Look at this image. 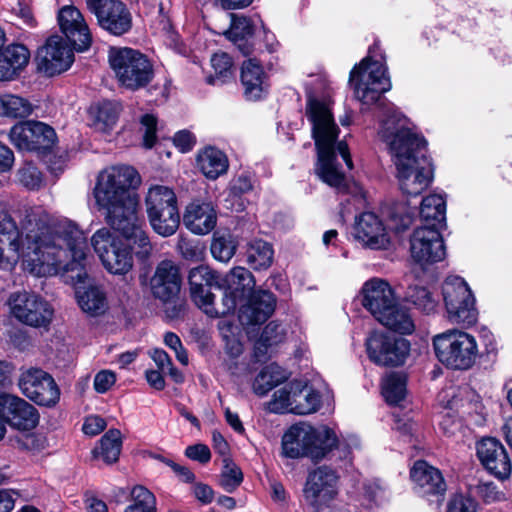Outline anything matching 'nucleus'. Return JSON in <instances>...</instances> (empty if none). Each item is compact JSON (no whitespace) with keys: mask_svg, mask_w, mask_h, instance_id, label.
<instances>
[{"mask_svg":"<svg viewBox=\"0 0 512 512\" xmlns=\"http://www.w3.org/2000/svg\"><path fill=\"white\" fill-rule=\"evenodd\" d=\"M89 259L87 237L70 219H52L36 207L26 211L18 228L7 213L0 212V270L11 272L20 263L37 277L68 274L80 309L96 317L108 310L109 303L103 287L78 286L88 278Z\"/></svg>","mask_w":512,"mask_h":512,"instance_id":"1","label":"nucleus"},{"mask_svg":"<svg viewBox=\"0 0 512 512\" xmlns=\"http://www.w3.org/2000/svg\"><path fill=\"white\" fill-rule=\"evenodd\" d=\"M141 183L139 173L131 166H110L102 170L93 188V197L107 224L140 248L137 254L147 257L152 249L138 215L139 197L136 189Z\"/></svg>","mask_w":512,"mask_h":512,"instance_id":"2","label":"nucleus"},{"mask_svg":"<svg viewBox=\"0 0 512 512\" xmlns=\"http://www.w3.org/2000/svg\"><path fill=\"white\" fill-rule=\"evenodd\" d=\"M378 136L391 155L402 193L420 195L434 178V167L427 154L424 137L409 126V120L395 107L386 109Z\"/></svg>","mask_w":512,"mask_h":512,"instance_id":"3","label":"nucleus"},{"mask_svg":"<svg viewBox=\"0 0 512 512\" xmlns=\"http://www.w3.org/2000/svg\"><path fill=\"white\" fill-rule=\"evenodd\" d=\"M332 106L330 89L321 94L309 92L307 95L306 116L318 154L315 173L324 183L341 191L346 186V176L339 158L348 170L353 168V162L347 144L337 141L339 129Z\"/></svg>","mask_w":512,"mask_h":512,"instance_id":"4","label":"nucleus"},{"mask_svg":"<svg viewBox=\"0 0 512 512\" xmlns=\"http://www.w3.org/2000/svg\"><path fill=\"white\" fill-rule=\"evenodd\" d=\"M350 85L355 97L363 105H372L391 89L386 57L379 42H375L368 55L350 72Z\"/></svg>","mask_w":512,"mask_h":512,"instance_id":"5","label":"nucleus"},{"mask_svg":"<svg viewBox=\"0 0 512 512\" xmlns=\"http://www.w3.org/2000/svg\"><path fill=\"white\" fill-rule=\"evenodd\" d=\"M338 438L335 432L326 427L315 428L299 422L289 427L282 437V452L291 459L308 457L313 461L323 459L334 447Z\"/></svg>","mask_w":512,"mask_h":512,"instance_id":"6","label":"nucleus"},{"mask_svg":"<svg viewBox=\"0 0 512 512\" xmlns=\"http://www.w3.org/2000/svg\"><path fill=\"white\" fill-rule=\"evenodd\" d=\"M432 346L438 361L452 370L470 369L479 356L476 337L457 328L434 335Z\"/></svg>","mask_w":512,"mask_h":512,"instance_id":"7","label":"nucleus"},{"mask_svg":"<svg viewBox=\"0 0 512 512\" xmlns=\"http://www.w3.org/2000/svg\"><path fill=\"white\" fill-rule=\"evenodd\" d=\"M188 282L193 302L209 317H223L233 312L234 302L231 297L223 296L221 304L214 303V294L210 289H220L221 275L209 266L200 265L189 271Z\"/></svg>","mask_w":512,"mask_h":512,"instance_id":"8","label":"nucleus"},{"mask_svg":"<svg viewBox=\"0 0 512 512\" xmlns=\"http://www.w3.org/2000/svg\"><path fill=\"white\" fill-rule=\"evenodd\" d=\"M442 297L450 323L471 327L477 322L476 299L462 277L448 276L442 284Z\"/></svg>","mask_w":512,"mask_h":512,"instance_id":"9","label":"nucleus"},{"mask_svg":"<svg viewBox=\"0 0 512 512\" xmlns=\"http://www.w3.org/2000/svg\"><path fill=\"white\" fill-rule=\"evenodd\" d=\"M109 63L118 82L127 89L137 90L152 80V64L138 50L127 47L111 48Z\"/></svg>","mask_w":512,"mask_h":512,"instance_id":"10","label":"nucleus"},{"mask_svg":"<svg viewBox=\"0 0 512 512\" xmlns=\"http://www.w3.org/2000/svg\"><path fill=\"white\" fill-rule=\"evenodd\" d=\"M91 245L103 267L113 275H126L133 267L131 248L114 235L109 228L98 229L91 237Z\"/></svg>","mask_w":512,"mask_h":512,"instance_id":"11","label":"nucleus"},{"mask_svg":"<svg viewBox=\"0 0 512 512\" xmlns=\"http://www.w3.org/2000/svg\"><path fill=\"white\" fill-rule=\"evenodd\" d=\"M365 347L368 358L376 365L398 366L405 361L410 344L403 338L374 330L368 334Z\"/></svg>","mask_w":512,"mask_h":512,"instance_id":"12","label":"nucleus"},{"mask_svg":"<svg viewBox=\"0 0 512 512\" xmlns=\"http://www.w3.org/2000/svg\"><path fill=\"white\" fill-rule=\"evenodd\" d=\"M8 304L11 313L17 320L32 327L47 326L54 313L48 301L27 291L12 293Z\"/></svg>","mask_w":512,"mask_h":512,"instance_id":"13","label":"nucleus"},{"mask_svg":"<svg viewBox=\"0 0 512 512\" xmlns=\"http://www.w3.org/2000/svg\"><path fill=\"white\" fill-rule=\"evenodd\" d=\"M18 386L27 398L41 406L52 407L60 398L56 382L50 374L40 368L22 369Z\"/></svg>","mask_w":512,"mask_h":512,"instance_id":"14","label":"nucleus"},{"mask_svg":"<svg viewBox=\"0 0 512 512\" xmlns=\"http://www.w3.org/2000/svg\"><path fill=\"white\" fill-rule=\"evenodd\" d=\"M339 492V476L326 466L311 471L303 488L305 501L318 512L335 500Z\"/></svg>","mask_w":512,"mask_h":512,"instance_id":"15","label":"nucleus"},{"mask_svg":"<svg viewBox=\"0 0 512 512\" xmlns=\"http://www.w3.org/2000/svg\"><path fill=\"white\" fill-rule=\"evenodd\" d=\"M10 142L20 151H46L56 141V133L49 125L39 121L15 124L9 132Z\"/></svg>","mask_w":512,"mask_h":512,"instance_id":"16","label":"nucleus"},{"mask_svg":"<svg viewBox=\"0 0 512 512\" xmlns=\"http://www.w3.org/2000/svg\"><path fill=\"white\" fill-rule=\"evenodd\" d=\"M74 50L62 36H50L37 51L39 71L50 77L67 71L74 62Z\"/></svg>","mask_w":512,"mask_h":512,"instance_id":"17","label":"nucleus"},{"mask_svg":"<svg viewBox=\"0 0 512 512\" xmlns=\"http://www.w3.org/2000/svg\"><path fill=\"white\" fill-rule=\"evenodd\" d=\"M439 230L432 226H421L414 230L410 238V251L419 265L440 262L445 258V245Z\"/></svg>","mask_w":512,"mask_h":512,"instance_id":"18","label":"nucleus"},{"mask_svg":"<svg viewBox=\"0 0 512 512\" xmlns=\"http://www.w3.org/2000/svg\"><path fill=\"white\" fill-rule=\"evenodd\" d=\"M57 22L61 32L77 52L87 51L92 44V34L80 10L73 5L59 9Z\"/></svg>","mask_w":512,"mask_h":512,"instance_id":"19","label":"nucleus"},{"mask_svg":"<svg viewBox=\"0 0 512 512\" xmlns=\"http://www.w3.org/2000/svg\"><path fill=\"white\" fill-rule=\"evenodd\" d=\"M0 420L19 430L33 429L39 421L37 410L22 398L0 394Z\"/></svg>","mask_w":512,"mask_h":512,"instance_id":"20","label":"nucleus"},{"mask_svg":"<svg viewBox=\"0 0 512 512\" xmlns=\"http://www.w3.org/2000/svg\"><path fill=\"white\" fill-rule=\"evenodd\" d=\"M88 8L100 27L113 35L121 36L132 27V15L123 2H88Z\"/></svg>","mask_w":512,"mask_h":512,"instance_id":"21","label":"nucleus"},{"mask_svg":"<svg viewBox=\"0 0 512 512\" xmlns=\"http://www.w3.org/2000/svg\"><path fill=\"white\" fill-rule=\"evenodd\" d=\"M477 456L483 467L494 477L505 480L512 471L509 455L503 444L493 437H486L477 444Z\"/></svg>","mask_w":512,"mask_h":512,"instance_id":"22","label":"nucleus"},{"mask_svg":"<svg viewBox=\"0 0 512 512\" xmlns=\"http://www.w3.org/2000/svg\"><path fill=\"white\" fill-rule=\"evenodd\" d=\"M410 478L414 484L415 492L424 498L435 497L436 501L446 492L447 486L439 469L426 461H416L410 469Z\"/></svg>","mask_w":512,"mask_h":512,"instance_id":"23","label":"nucleus"},{"mask_svg":"<svg viewBox=\"0 0 512 512\" xmlns=\"http://www.w3.org/2000/svg\"><path fill=\"white\" fill-rule=\"evenodd\" d=\"M352 233L359 243L370 249H386L390 244L386 227L373 212H364L357 216Z\"/></svg>","mask_w":512,"mask_h":512,"instance_id":"24","label":"nucleus"},{"mask_svg":"<svg viewBox=\"0 0 512 512\" xmlns=\"http://www.w3.org/2000/svg\"><path fill=\"white\" fill-rule=\"evenodd\" d=\"M361 296L363 307L377 321L398 300L391 285L381 278H372L366 281L361 289Z\"/></svg>","mask_w":512,"mask_h":512,"instance_id":"25","label":"nucleus"},{"mask_svg":"<svg viewBox=\"0 0 512 512\" xmlns=\"http://www.w3.org/2000/svg\"><path fill=\"white\" fill-rule=\"evenodd\" d=\"M153 296L163 302L172 301L181 288L179 267L171 260L161 261L150 279Z\"/></svg>","mask_w":512,"mask_h":512,"instance_id":"26","label":"nucleus"},{"mask_svg":"<svg viewBox=\"0 0 512 512\" xmlns=\"http://www.w3.org/2000/svg\"><path fill=\"white\" fill-rule=\"evenodd\" d=\"M247 302L240 307L239 321L244 326L260 325L272 315L276 305L274 295L265 290L248 295Z\"/></svg>","mask_w":512,"mask_h":512,"instance_id":"27","label":"nucleus"},{"mask_svg":"<svg viewBox=\"0 0 512 512\" xmlns=\"http://www.w3.org/2000/svg\"><path fill=\"white\" fill-rule=\"evenodd\" d=\"M241 83L247 100H261L268 94L269 79L262 65L255 59L249 58L241 67Z\"/></svg>","mask_w":512,"mask_h":512,"instance_id":"28","label":"nucleus"},{"mask_svg":"<svg viewBox=\"0 0 512 512\" xmlns=\"http://www.w3.org/2000/svg\"><path fill=\"white\" fill-rule=\"evenodd\" d=\"M254 287V276L244 267H234L225 276H221L220 289L224 290L223 296L232 298L233 311L241 299L249 297L248 295L254 292Z\"/></svg>","mask_w":512,"mask_h":512,"instance_id":"29","label":"nucleus"},{"mask_svg":"<svg viewBox=\"0 0 512 512\" xmlns=\"http://www.w3.org/2000/svg\"><path fill=\"white\" fill-rule=\"evenodd\" d=\"M217 215L210 203L192 202L186 207L183 222L194 234L205 235L216 226Z\"/></svg>","mask_w":512,"mask_h":512,"instance_id":"30","label":"nucleus"},{"mask_svg":"<svg viewBox=\"0 0 512 512\" xmlns=\"http://www.w3.org/2000/svg\"><path fill=\"white\" fill-rule=\"evenodd\" d=\"M30 59V52L22 44H10L0 49V80L10 81L19 75Z\"/></svg>","mask_w":512,"mask_h":512,"instance_id":"31","label":"nucleus"},{"mask_svg":"<svg viewBox=\"0 0 512 512\" xmlns=\"http://www.w3.org/2000/svg\"><path fill=\"white\" fill-rule=\"evenodd\" d=\"M196 162L203 175L211 180L225 174L229 167L226 154L214 146H207L200 150Z\"/></svg>","mask_w":512,"mask_h":512,"instance_id":"32","label":"nucleus"},{"mask_svg":"<svg viewBox=\"0 0 512 512\" xmlns=\"http://www.w3.org/2000/svg\"><path fill=\"white\" fill-rule=\"evenodd\" d=\"M253 190L254 181L250 175L243 173L233 178L226 198L227 207L236 212L244 211Z\"/></svg>","mask_w":512,"mask_h":512,"instance_id":"33","label":"nucleus"},{"mask_svg":"<svg viewBox=\"0 0 512 512\" xmlns=\"http://www.w3.org/2000/svg\"><path fill=\"white\" fill-rule=\"evenodd\" d=\"M378 319V322L388 329L403 335H409L415 330L414 320L409 310L401 305L398 300L391 305Z\"/></svg>","mask_w":512,"mask_h":512,"instance_id":"34","label":"nucleus"},{"mask_svg":"<svg viewBox=\"0 0 512 512\" xmlns=\"http://www.w3.org/2000/svg\"><path fill=\"white\" fill-rule=\"evenodd\" d=\"M420 216L423 226L440 229L446 220V196L442 193H432L423 198L420 206Z\"/></svg>","mask_w":512,"mask_h":512,"instance_id":"35","label":"nucleus"},{"mask_svg":"<svg viewBox=\"0 0 512 512\" xmlns=\"http://www.w3.org/2000/svg\"><path fill=\"white\" fill-rule=\"evenodd\" d=\"M294 414L306 415L316 412L321 405V395L303 381H294Z\"/></svg>","mask_w":512,"mask_h":512,"instance_id":"36","label":"nucleus"},{"mask_svg":"<svg viewBox=\"0 0 512 512\" xmlns=\"http://www.w3.org/2000/svg\"><path fill=\"white\" fill-rule=\"evenodd\" d=\"M147 217L154 232L162 237L175 234L180 224L178 207L148 212Z\"/></svg>","mask_w":512,"mask_h":512,"instance_id":"37","label":"nucleus"},{"mask_svg":"<svg viewBox=\"0 0 512 512\" xmlns=\"http://www.w3.org/2000/svg\"><path fill=\"white\" fill-rule=\"evenodd\" d=\"M92 126L101 132L110 131L116 124L119 114L118 105L111 101H103L92 105L89 109Z\"/></svg>","mask_w":512,"mask_h":512,"instance_id":"38","label":"nucleus"},{"mask_svg":"<svg viewBox=\"0 0 512 512\" xmlns=\"http://www.w3.org/2000/svg\"><path fill=\"white\" fill-rule=\"evenodd\" d=\"M178 207L174 190L165 185L151 186L145 197L146 213Z\"/></svg>","mask_w":512,"mask_h":512,"instance_id":"39","label":"nucleus"},{"mask_svg":"<svg viewBox=\"0 0 512 512\" xmlns=\"http://www.w3.org/2000/svg\"><path fill=\"white\" fill-rule=\"evenodd\" d=\"M273 255L272 245L262 239H253L247 243V263L254 270L269 268L273 261Z\"/></svg>","mask_w":512,"mask_h":512,"instance_id":"40","label":"nucleus"},{"mask_svg":"<svg viewBox=\"0 0 512 512\" xmlns=\"http://www.w3.org/2000/svg\"><path fill=\"white\" fill-rule=\"evenodd\" d=\"M286 379V371L281 366L271 363L265 366L256 376L253 382V391L259 396H264Z\"/></svg>","mask_w":512,"mask_h":512,"instance_id":"41","label":"nucleus"},{"mask_svg":"<svg viewBox=\"0 0 512 512\" xmlns=\"http://www.w3.org/2000/svg\"><path fill=\"white\" fill-rule=\"evenodd\" d=\"M406 376L400 372L386 374L381 383V393L390 405H398L406 396Z\"/></svg>","mask_w":512,"mask_h":512,"instance_id":"42","label":"nucleus"},{"mask_svg":"<svg viewBox=\"0 0 512 512\" xmlns=\"http://www.w3.org/2000/svg\"><path fill=\"white\" fill-rule=\"evenodd\" d=\"M32 111V104L27 99L14 94H0V117L26 118Z\"/></svg>","mask_w":512,"mask_h":512,"instance_id":"43","label":"nucleus"},{"mask_svg":"<svg viewBox=\"0 0 512 512\" xmlns=\"http://www.w3.org/2000/svg\"><path fill=\"white\" fill-rule=\"evenodd\" d=\"M121 451V433L119 430L111 429L104 434L100 445L94 452L96 457L102 458L106 463H113L118 460Z\"/></svg>","mask_w":512,"mask_h":512,"instance_id":"44","label":"nucleus"},{"mask_svg":"<svg viewBox=\"0 0 512 512\" xmlns=\"http://www.w3.org/2000/svg\"><path fill=\"white\" fill-rule=\"evenodd\" d=\"M238 242L230 233L215 234L211 243V254L220 262L227 263L235 255Z\"/></svg>","mask_w":512,"mask_h":512,"instance_id":"45","label":"nucleus"},{"mask_svg":"<svg viewBox=\"0 0 512 512\" xmlns=\"http://www.w3.org/2000/svg\"><path fill=\"white\" fill-rule=\"evenodd\" d=\"M15 181L27 190H39L44 183L42 172L32 162L25 161L17 169Z\"/></svg>","mask_w":512,"mask_h":512,"instance_id":"46","label":"nucleus"},{"mask_svg":"<svg viewBox=\"0 0 512 512\" xmlns=\"http://www.w3.org/2000/svg\"><path fill=\"white\" fill-rule=\"evenodd\" d=\"M407 298L418 310L427 315L434 313L438 306V301L432 293L422 286H409Z\"/></svg>","mask_w":512,"mask_h":512,"instance_id":"47","label":"nucleus"},{"mask_svg":"<svg viewBox=\"0 0 512 512\" xmlns=\"http://www.w3.org/2000/svg\"><path fill=\"white\" fill-rule=\"evenodd\" d=\"M219 330L225 341L226 353L232 358L239 357L243 352V344L238 337L239 327L226 320H222L219 323Z\"/></svg>","mask_w":512,"mask_h":512,"instance_id":"48","label":"nucleus"},{"mask_svg":"<svg viewBox=\"0 0 512 512\" xmlns=\"http://www.w3.org/2000/svg\"><path fill=\"white\" fill-rule=\"evenodd\" d=\"M294 381L275 391L268 408L273 413H294Z\"/></svg>","mask_w":512,"mask_h":512,"instance_id":"49","label":"nucleus"},{"mask_svg":"<svg viewBox=\"0 0 512 512\" xmlns=\"http://www.w3.org/2000/svg\"><path fill=\"white\" fill-rule=\"evenodd\" d=\"M214 75L207 78L209 84L221 85L232 75V60L226 53H215L211 58Z\"/></svg>","mask_w":512,"mask_h":512,"instance_id":"50","label":"nucleus"},{"mask_svg":"<svg viewBox=\"0 0 512 512\" xmlns=\"http://www.w3.org/2000/svg\"><path fill=\"white\" fill-rule=\"evenodd\" d=\"M131 497L133 503L126 508L125 512H155V497L145 487L135 486Z\"/></svg>","mask_w":512,"mask_h":512,"instance_id":"51","label":"nucleus"},{"mask_svg":"<svg viewBox=\"0 0 512 512\" xmlns=\"http://www.w3.org/2000/svg\"><path fill=\"white\" fill-rule=\"evenodd\" d=\"M285 336L286 331L283 325L275 321H271L264 328L256 348L257 350H260L261 347L268 348L277 345L284 341Z\"/></svg>","mask_w":512,"mask_h":512,"instance_id":"52","label":"nucleus"},{"mask_svg":"<svg viewBox=\"0 0 512 512\" xmlns=\"http://www.w3.org/2000/svg\"><path fill=\"white\" fill-rule=\"evenodd\" d=\"M181 256L189 261H199L203 258L204 247L196 241L181 237L177 244Z\"/></svg>","mask_w":512,"mask_h":512,"instance_id":"53","label":"nucleus"},{"mask_svg":"<svg viewBox=\"0 0 512 512\" xmlns=\"http://www.w3.org/2000/svg\"><path fill=\"white\" fill-rule=\"evenodd\" d=\"M231 27L226 32L227 38L252 36L253 28L250 20L244 16L230 14Z\"/></svg>","mask_w":512,"mask_h":512,"instance_id":"54","label":"nucleus"},{"mask_svg":"<svg viewBox=\"0 0 512 512\" xmlns=\"http://www.w3.org/2000/svg\"><path fill=\"white\" fill-rule=\"evenodd\" d=\"M143 129V145L152 148L156 143L157 118L153 114H144L140 118Z\"/></svg>","mask_w":512,"mask_h":512,"instance_id":"55","label":"nucleus"},{"mask_svg":"<svg viewBox=\"0 0 512 512\" xmlns=\"http://www.w3.org/2000/svg\"><path fill=\"white\" fill-rule=\"evenodd\" d=\"M413 214L410 210L402 211V207L396 206L389 216L390 228L396 232L404 231L411 225Z\"/></svg>","mask_w":512,"mask_h":512,"instance_id":"56","label":"nucleus"},{"mask_svg":"<svg viewBox=\"0 0 512 512\" xmlns=\"http://www.w3.org/2000/svg\"><path fill=\"white\" fill-rule=\"evenodd\" d=\"M476 501L467 494H455L448 503V512H476Z\"/></svg>","mask_w":512,"mask_h":512,"instance_id":"57","label":"nucleus"},{"mask_svg":"<svg viewBox=\"0 0 512 512\" xmlns=\"http://www.w3.org/2000/svg\"><path fill=\"white\" fill-rule=\"evenodd\" d=\"M242 480L243 474L238 467L235 465L225 466L221 476V485L226 491L232 492L241 484Z\"/></svg>","mask_w":512,"mask_h":512,"instance_id":"58","label":"nucleus"},{"mask_svg":"<svg viewBox=\"0 0 512 512\" xmlns=\"http://www.w3.org/2000/svg\"><path fill=\"white\" fill-rule=\"evenodd\" d=\"M383 495V489L376 481L363 483L361 504L370 507L378 504Z\"/></svg>","mask_w":512,"mask_h":512,"instance_id":"59","label":"nucleus"},{"mask_svg":"<svg viewBox=\"0 0 512 512\" xmlns=\"http://www.w3.org/2000/svg\"><path fill=\"white\" fill-rule=\"evenodd\" d=\"M158 12L160 14L161 23L163 24V31L165 35V43L169 47L178 50L179 49V37L178 34L172 29L169 19L163 15L165 7L162 2L158 5Z\"/></svg>","mask_w":512,"mask_h":512,"instance_id":"60","label":"nucleus"},{"mask_svg":"<svg viewBox=\"0 0 512 512\" xmlns=\"http://www.w3.org/2000/svg\"><path fill=\"white\" fill-rule=\"evenodd\" d=\"M173 143L180 152L187 153L195 146L196 137L188 130H181L174 135Z\"/></svg>","mask_w":512,"mask_h":512,"instance_id":"61","label":"nucleus"},{"mask_svg":"<svg viewBox=\"0 0 512 512\" xmlns=\"http://www.w3.org/2000/svg\"><path fill=\"white\" fill-rule=\"evenodd\" d=\"M116 381L115 374L110 370H102L95 375L94 388L98 393H106Z\"/></svg>","mask_w":512,"mask_h":512,"instance_id":"62","label":"nucleus"},{"mask_svg":"<svg viewBox=\"0 0 512 512\" xmlns=\"http://www.w3.org/2000/svg\"><path fill=\"white\" fill-rule=\"evenodd\" d=\"M394 429L397 430L402 436L410 440L418 430V424L408 416L399 417L395 415Z\"/></svg>","mask_w":512,"mask_h":512,"instance_id":"63","label":"nucleus"},{"mask_svg":"<svg viewBox=\"0 0 512 512\" xmlns=\"http://www.w3.org/2000/svg\"><path fill=\"white\" fill-rule=\"evenodd\" d=\"M185 455L191 460L198 461L200 463H207L211 459V452L205 444H195L188 446L185 450Z\"/></svg>","mask_w":512,"mask_h":512,"instance_id":"64","label":"nucleus"}]
</instances>
